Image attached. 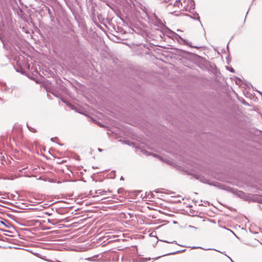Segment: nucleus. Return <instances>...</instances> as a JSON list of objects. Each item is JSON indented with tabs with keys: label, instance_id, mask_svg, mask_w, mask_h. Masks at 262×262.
<instances>
[{
	"label": "nucleus",
	"instance_id": "obj_1",
	"mask_svg": "<svg viewBox=\"0 0 262 262\" xmlns=\"http://www.w3.org/2000/svg\"><path fill=\"white\" fill-rule=\"evenodd\" d=\"M145 12L147 16L152 21L155 26L161 27L164 25L161 20L158 18L155 13H148L147 10H146Z\"/></svg>",
	"mask_w": 262,
	"mask_h": 262
},
{
	"label": "nucleus",
	"instance_id": "obj_2",
	"mask_svg": "<svg viewBox=\"0 0 262 262\" xmlns=\"http://www.w3.org/2000/svg\"><path fill=\"white\" fill-rule=\"evenodd\" d=\"M7 49L9 51V56L10 59H12L14 61L16 59V50L14 46H12V47H9V48L7 47Z\"/></svg>",
	"mask_w": 262,
	"mask_h": 262
},
{
	"label": "nucleus",
	"instance_id": "obj_3",
	"mask_svg": "<svg viewBox=\"0 0 262 262\" xmlns=\"http://www.w3.org/2000/svg\"><path fill=\"white\" fill-rule=\"evenodd\" d=\"M28 205L22 202L21 200H17V209H27Z\"/></svg>",
	"mask_w": 262,
	"mask_h": 262
},
{
	"label": "nucleus",
	"instance_id": "obj_4",
	"mask_svg": "<svg viewBox=\"0 0 262 262\" xmlns=\"http://www.w3.org/2000/svg\"><path fill=\"white\" fill-rule=\"evenodd\" d=\"M233 193H235L238 196L244 199H246L247 197L246 194L242 191L235 190L233 191Z\"/></svg>",
	"mask_w": 262,
	"mask_h": 262
},
{
	"label": "nucleus",
	"instance_id": "obj_5",
	"mask_svg": "<svg viewBox=\"0 0 262 262\" xmlns=\"http://www.w3.org/2000/svg\"><path fill=\"white\" fill-rule=\"evenodd\" d=\"M106 192V191L102 189H99L95 191V194L97 196H98L99 195H104Z\"/></svg>",
	"mask_w": 262,
	"mask_h": 262
},
{
	"label": "nucleus",
	"instance_id": "obj_6",
	"mask_svg": "<svg viewBox=\"0 0 262 262\" xmlns=\"http://www.w3.org/2000/svg\"><path fill=\"white\" fill-rule=\"evenodd\" d=\"M7 241L9 243H12L13 245H16L15 242L16 240L14 239H12L11 238H7Z\"/></svg>",
	"mask_w": 262,
	"mask_h": 262
},
{
	"label": "nucleus",
	"instance_id": "obj_7",
	"mask_svg": "<svg viewBox=\"0 0 262 262\" xmlns=\"http://www.w3.org/2000/svg\"><path fill=\"white\" fill-rule=\"evenodd\" d=\"M180 4H181V6L182 5V3L181 2L180 0H178V1H176L174 5V6H177L179 7Z\"/></svg>",
	"mask_w": 262,
	"mask_h": 262
},
{
	"label": "nucleus",
	"instance_id": "obj_8",
	"mask_svg": "<svg viewBox=\"0 0 262 262\" xmlns=\"http://www.w3.org/2000/svg\"><path fill=\"white\" fill-rule=\"evenodd\" d=\"M8 248H9V249L13 248V249H16V247L15 246V245H14V246H12V245L8 246Z\"/></svg>",
	"mask_w": 262,
	"mask_h": 262
},
{
	"label": "nucleus",
	"instance_id": "obj_9",
	"mask_svg": "<svg viewBox=\"0 0 262 262\" xmlns=\"http://www.w3.org/2000/svg\"><path fill=\"white\" fill-rule=\"evenodd\" d=\"M229 70H230V72H231L232 73L234 72V70L232 68H231V67L230 68Z\"/></svg>",
	"mask_w": 262,
	"mask_h": 262
},
{
	"label": "nucleus",
	"instance_id": "obj_10",
	"mask_svg": "<svg viewBox=\"0 0 262 262\" xmlns=\"http://www.w3.org/2000/svg\"><path fill=\"white\" fill-rule=\"evenodd\" d=\"M178 252H179V251L174 252L170 253H169V254H176V253H177ZM167 255H169V254H167Z\"/></svg>",
	"mask_w": 262,
	"mask_h": 262
},
{
	"label": "nucleus",
	"instance_id": "obj_11",
	"mask_svg": "<svg viewBox=\"0 0 262 262\" xmlns=\"http://www.w3.org/2000/svg\"><path fill=\"white\" fill-rule=\"evenodd\" d=\"M17 71V72H20L21 74H23V72L22 71H19V70L18 68Z\"/></svg>",
	"mask_w": 262,
	"mask_h": 262
},
{
	"label": "nucleus",
	"instance_id": "obj_12",
	"mask_svg": "<svg viewBox=\"0 0 262 262\" xmlns=\"http://www.w3.org/2000/svg\"><path fill=\"white\" fill-rule=\"evenodd\" d=\"M180 38H181V39L184 42L186 43V40H184L183 38H182L181 37H180Z\"/></svg>",
	"mask_w": 262,
	"mask_h": 262
},
{
	"label": "nucleus",
	"instance_id": "obj_13",
	"mask_svg": "<svg viewBox=\"0 0 262 262\" xmlns=\"http://www.w3.org/2000/svg\"><path fill=\"white\" fill-rule=\"evenodd\" d=\"M98 150L99 151H102V149L99 148H98Z\"/></svg>",
	"mask_w": 262,
	"mask_h": 262
},
{
	"label": "nucleus",
	"instance_id": "obj_14",
	"mask_svg": "<svg viewBox=\"0 0 262 262\" xmlns=\"http://www.w3.org/2000/svg\"><path fill=\"white\" fill-rule=\"evenodd\" d=\"M17 214H18V213H21L22 212H21V211H18V210H17Z\"/></svg>",
	"mask_w": 262,
	"mask_h": 262
},
{
	"label": "nucleus",
	"instance_id": "obj_15",
	"mask_svg": "<svg viewBox=\"0 0 262 262\" xmlns=\"http://www.w3.org/2000/svg\"><path fill=\"white\" fill-rule=\"evenodd\" d=\"M228 257L230 259V260L232 261V262H233V260H232V259L229 257V256H228Z\"/></svg>",
	"mask_w": 262,
	"mask_h": 262
},
{
	"label": "nucleus",
	"instance_id": "obj_16",
	"mask_svg": "<svg viewBox=\"0 0 262 262\" xmlns=\"http://www.w3.org/2000/svg\"><path fill=\"white\" fill-rule=\"evenodd\" d=\"M19 242L17 240V246H19V243H18Z\"/></svg>",
	"mask_w": 262,
	"mask_h": 262
},
{
	"label": "nucleus",
	"instance_id": "obj_17",
	"mask_svg": "<svg viewBox=\"0 0 262 262\" xmlns=\"http://www.w3.org/2000/svg\"><path fill=\"white\" fill-rule=\"evenodd\" d=\"M62 102H64V103H67V102L63 100H62Z\"/></svg>",
	"mask_w": 262,
	"mask_h": 262
},
{
	"label": "nucleus",
	"instance_id": "obj_18",
	"mask_svg": "<svg viewBox=\"0 0 262 262\" xmlns=\"http://www.w3.org/2000/svg\"><path fill=\"white\" fill-rule=\"evenodd\" d=\"M189 227H190V228H194L193 226H189Z\"/></svg>",
	"mask_w": 262,
	"mask_h": 262
},
{
	"label": "nucleus",
	"instance_id": "obj_19",
	"mask_svg": "<svg viewBox=\"0 0 262 262\" xmlns=\"http://www.w3.org/2000/svg\"><path fill=\"white\" fill-rule=\"evenodd\" d=\"M196 248H197V247H192V249H196Z\"/></svg>",
	"mask_w": 262,
	"mask_h": 262
},
{
	"label": "nucleus",
	"instance_id": "obj_20",
	"mask_svg": "<svg viewBox=\"0 0 262 262\" xmlns=\"http://www.w3.org/2000/svg\"><path fill=\"white\" fill-rule=\"evenodd\" d=\"M21 249V248H20V247H17V249Z\"/></svg>",
	"mask_w": 262,
	"mask_h": 262
},
{
	"label": "nucleus",
	"instance_id": "obj_21",
	"mask_svg": "<svg viewBox=\"0 0 262 262\" xmlns=\"http://www.w3.org/2000/svg\"><path fill=\"white\" fill-rule=\"evenodd\" d=\"M8 235H9V236H11V235H10V233H8Z\"/></svg>",
	"mask_w": 262,
	"mask_h": 262
},
{
	"label": "nucleus",
	"instance_id": "obj_22",
	"mask_svg": "<svg viewBox=\"0 0 262 262\" xmlns=\"http://www.w3.org/2000/svg\"><path fill=\"white\" fill-rule=\"evenodd\" d=\"M8 235H9V236H11V235H10V233H8Z\"/></svg>",
	"mask_w": 262,
	"mask_h": 262
},
{
	"label": "nucleus",
	"instance_id": "obj_23",
	"mask_svg": "<svg viewBox=\"0 0 262 262\" xmlns=\"http://www.w3.org/2000/svg\"><path fill=\"white\" fill-rule=\"evenodd\" d=\"M261 95H262V93L260 92H258Z\"/></svg>",
	"mask_w": 262,
	"mask_h": 262
},
{
	"label": "nucleus",
	"instance_id": "obj_24",
	"mask_svg": "<svg viewBox=\"0 0 262 262\" xmlns=\"http://www.w3.org/2000/svg\"><path fill=\"white\" fill-rule=\"evenodd\" d=\"M14 129H14V127H13V130H13V131H14Z\"/></svg>",
	"mask_w": 262,
	"mask_h": 262
},
{
	"label": "nucleus",
	"instance_id": "obj_25",
	"mask_svg": "<svg viewBox=\"0 0 262 262\" xmlns=\"http://www.w3.org/2000/svg\"><path fill=\"white\" fill-rule=\"evenodd\" d=\"M7 231V232H10V233L11 232H10V231Z\"/></svg>",
	"mask_w": 262,
	"mask_h": 262
},
{
	"label": "nucleus",
	"instance_id": "obj_26",
	"mask_svg": "<svg viewBox=\"0 0 262 262\" xmlns=\"http://www.w3.org/2000/svg\"><path fill=\"white\" fill-rule=\"evenodd\" d=\"M90 193H91V194H92V191H90Z\"/></svg>",
	"mask_w": 262,
	"mask_h": 262
},
{
	"label": "nucleus",
	"instance_id": "obj_27",
	"mask_svg": "<svg viewBox=\"0 0 262 262\" xmlns=\"http://www.w3.org/2000/svg\"><path fill=\"white\" fill-rule=\"evenodd\" d=\"M53 138H51V141H53Z\"/></svg>",
	"mask_w": 262,
	"mask_h": 262
},
{
	"label": "nucleus",
	"instance_id": "obj_28",
	"mask_svg": "<svg viewBox=\"0 0 262 262\" xmlns=\"http://www.w3.org/2000/svg\"><path fill=\"white\" fill-rule=\"evenodd\" d=\"M174 242H176L174 241V242H171V243H174Z\"/></svg>",
	"mask_w": 262,
	"mask_h": 262
}]
</instances>
